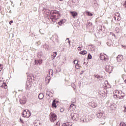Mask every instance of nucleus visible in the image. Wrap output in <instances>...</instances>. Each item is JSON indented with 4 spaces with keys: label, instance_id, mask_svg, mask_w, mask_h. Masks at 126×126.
<instances>
[{
    "label": "nucleus",
    "instance_id": "f257e3e1",
    "mask_svg": "<svg viewBox=\"0 0 126 126\" xmlns=\"http://www.w3.org/2000/svg\"><path fill=\"white\" fill-rule=\"evenodd\" d=\"M60 17V14L58 11H57V10H54V11H52L50 13V19H52L53 22L59 19Z\"/></svg>",
    "mask_w": 126,
    "mask_h": 126
},
{
    "label": "nucleus",
    "instance_id": "f03ea898",
    "mask_svg": "<svg viewBox=\"0 0 126 126\" xmlns=\"http://www.w3.org/2000/svg\"><path fill=\"white\" fill-rule=\"evenodd\" d=\"M49 116L51 122H55V121H56L57 116L54 112H51Z\"/></svg>",
    "mask_w": 126,
    "mask_h": 126
},
{
    "label": "nucleus",
    "instance_id": "7ed1b4c3",
    "mask_svg": "<svg viewBox=\"0 0 126 126\" xmlns=\"http://www.w3.org/2000/svg\"><path fill=\"white\" fill-rule=\"evenodd\" d=\"M23 117H24L25 118H29V117H31L32 116V114L31 113V112L29 111V110H24L23 112Z\"/></svg>",
    "mask_w": 126,
    "mask_h": 126
},
{
    "label": "nucleus",
    "instance_id": "20e7f679",
    "mask_svg": "<svg viewBox=\"0 0 126 126\" xmlns=\"http://www.w3.org/2000/svg\"><path fill=\"white\" fill-rule=\"evenodd\" d=\"M0 86L1 87L4 88V89H7V86L6 83L4 82V79L2 78H0Z\"/></svg>",
    "mask_w": 126,
    "mask_h": 126
},
{
    "label": "nucleus",
    "instance_id": "39448f33",
    "mask_svg": "<svg viewBox=\"0 0 126 126\" xmlns=\"http://www.w3.org/2000/svg\"><path fill=\"white\" fill-rule=\"evenodd\" d=\"M71 118L73 121H78L79 119V114H75V113H71Z\"/></svg>",
    "mask_w": 126,
    "mask_h": 126
},
{
    "label": "nucleus",
    "instance_id": "423d86ee",
    "mask_svg": "<svg viewBox=\"0 0 126 126\" xmlns=\"http://www.w3.org/2000/svg\"><path fill=\"white\" fill-rule=\"evenodd\" d=\"M108 57L106 54L105 53H100V59L102 61H106L108 60Z\"/></svg>",
    "mask_w": 126,
    "mask_h": 126
},
{
    "label": "nucleus",
    "instance_id": "0eeeda50",
    "mask_svg": "<svg viewBox=\"0 0 126 126\" xmlns=\"http://www.w3.org/2000/svg\"><path fill=\"white\" fill-rule=\"evenodd\" d=\"M54 74V71L52 69L49 70V73L47 75V77L46 78V81H48V82L50 81L51 78L50 76H53Z\"/></svg>",
    "mask_w": 126,
    "mask_h": 126
},
{
    "label": "nucleus",
    "instance_id": "6e6552de",
    "mask_svg": "<svg viewBox=\"0 0 126 126\" xmlns=\"http://www.w3.org/2000/svg\"><path fill=\"white\" fill-rule=\"evenodd\" d=\"M114 19L115 21H118V22L121 20V17L119 13L117 12L114 15Z\"/></svg>",
    "mask_w": 126,
    "mask_h": 126
},
{
    "label": "nucleus",
    "instance_id": "1a4fd4ad",
    "mask_svg": "<svg viewBox=\"0 0 126 126\" xmlns=\"http://www.w3.org/2000/svg\"><path fill=\"white\" fill-rule=\"evenodd\" d=\"M105 70L107 72H108L109 73H110L112 72V70H113V68L112 66L106 65L105 67Z\"/></svg>",
    "mask_w": 126,
    "mask_h": 126
},
{
    "label": "nucleus",
    "instance_id": "9d476101",
    "mask_svg": "<svg viewBox=\"0 0 126 126\" xmlns=\"http://www.w3.org/2000/svg\"><path fill=\"white\" fill-rule=\"evenodd\" d=\"M125 97V94L122 91H119L118 99H122Z\"/></svg>",
    "mask_w": 126,
    "mask_h": 126
},
{
    "label": "nucleus",
    "instance_id": "9b49d317",
    "mask_svg": "<svg viewBox=\"0 0 126 126\" xmlns=\"http://www.w3.org/2000/svg\"><path fill=\"white\" fill-rule=\"evenodd\" d=\"M70 13L71 14L74 19H75L76 17L78 16V13L76 11H70Z\"/></svg>",
    "mask_w": 126,
    "mask_h": 126
},
{
    "label": "nucleus",
    "instance_id": "f8f14e48",
    "mask_svg": "<svg viewBox=\"0 0 126 126\" xmlns=\"http://www.w3.org/2000/svg\"><path fill=\"white\" fill-rule=\"evenodd\" d=\"M114 94V97L115 98H119V91H114L113 92Z\"/></svg>",
    "mask_w": 126,
    "mask_h": 126
},
{
    "label": "nucleus",
    "instance_id": "ddd939ff",
    "mask_svg": "<svg viewBox=\"0 0 126 126\" xmlns=\"http://www.w3.org/2000/svg\"><path fill=\"white\" fill-rule=\"evenodd\" d=\"M76 108V106L75 105H74V104H71L69 107V110H70V111H73V110H75Z\"/></svg>",
    "mask_w": 126,
    "mask_h": 126
},
{
    "label": "nucleus",
    "instance_id": "4468645a",
    "mask_svg": "<svg viewBox=\"0 0 126 126\" xmlns=\"http://www.w3.org/2000/svg\"><path fill=\"white\" fill-rule=\"evenodd\" d=\"M117 60L119 62H122L123 60V56L122 55H119L117 57Z\"/></svg>",
    "mask_w": 126,
    "mask_h": 126
},
{
    "label": "nucleus",
    "instance_id": "2eb2a0df",
    "mask_svg": "<svg viewBox=\"0 0 126 126\" xmlns=\"http://www.w3.org/2000/svg\"><path fill=\"white\" fill-rule=\"evenodd\" d=\"M104 85H105V87L106 88H107V89H110L111 88V85H110V83H108L107 80L105 81Z\"/></svg>",
    "mask_w": 126,
    "mask_h": 126
},
{
    "label": "nucleus",
    "instance_id": "dca6fc26",
    "mask_svg": "<svg viewBox=\"0 0 126 126\" xmlns=\"http://www.w3.org/2000/svg\"><path fill=\"white\" fill-rule=\"evenodd\" d=\"M66 22V20L65 19H62L61 20H60L58 23V24H59V25L60 26H62V24H63L64 23H65Z\"/></svg>",
    "mask_w": 126,
    "mask_h": 126
},
{
    "label": "nucleus",
    "instance_id": "f3484780",
    "mask_svg": "<svg viewBox=\"0 0 126 126\" xmlns=\"http://www.w3.org/2000/svg\"><path fill=\"white\" fill-rule=\"evenodd\" d=\"M58 103V101H56V99H54L52 103V106L54 108H57L56 103Z\"/></svg>",
    "mask_w": 126,
    "mask_h": 126
},
{
    "label": "nucleus",
    "instance_id": "a211bd4d",
    "mask_svg": "<svg viewBox=\"0 0 126 126\" xmlns=\"http://www.w3.org/2000/svg\"><path fill=\"white\" fill-rule=\"evenodd\" d=\"M72 126V123L71 122H68L67 123H63V126Z\"/></svg>",
    "mask_w": 126,
    "mask_h": 126
},
{
    "label": "nucleus",
    "instance_id": "6ab92c4d",
    "mask_svg": "<svg viewBox=\"0 0 126 126\" xmlns=\"http://www.w3.org/2000/svg\"><path fill=\"white\" fill-rule=\"evenodd\" d=\"M44 97V94H42V93H40L39 95H38V98H39L40 100H41L42 99H43Z\"/></svg>",
    "mask_w": 126,
    "mask_h": 126
},
{
    "label": "nucleus",
    "instance_id": "aec40b11",
    "mask_svg": "<svg viewBox=\"0 0 126 126\" xmlns=\"http://www.w3.org/2000/svg\"><path fill=\"white\" fill-rule=\"evenodd\" d=\"M87 51H80L79 53L80 54H81L82 55H85V54H87Z\"/></svg>",
    "mask_w": 126,
    "mask_h": 126
},
{
    "label": "nucleus",
    "instance_id": "412c9836",
    "mask_svg": "<svg viewBox=\"0 0 126 126\" xmlns=\"http://www.w3.org/2000/svg\"><path fill=\"white\" fill-rule=\"evenodd\" d=\"M86 13L87 14V15L89 16V17H92V16H93V14L92 13H91L90 11H86Z\"/></svg>",
    "mask_w": 126,
    "mask_h": 126
},
{
    "label": "nucleus",
    "instance_id": "4be33fe9",
    "mask_svg": "<svg viewBox=\"0 0 126 126\" xmlns=\"http://www.w3.org/2000/svg\"><path fill=\"white\" fill-rule=\"evenodd\" d=\"M20 102L21 104H25L26 103V99H24V100H23V99H20Z\"/></svg>",
    "mask_w": 126,
    "mask_h": 126
},
{
    "label": "nucleus",
    "instance_id": "5701e85b",
    "mask_svg": "<svg viewBox=\"0 0 126 126\" xmlns=\"http://www.w3.org/2000/svg\"><path fill=\"white\" fill-rule=\"evenodd\" d=\"M91 106L93 107V108H96L97 104L95 102H93V103L91 104Z\"/></svg>",
    "mask_w": 126,
    "mask_h": 126
},
{
    "label": "nucleus",
    "instance_id": "b1692460",
    "mask_svg": "<svg viewBox=\"0 0 126 126\" xmlns=\"http://www.w3.org/2000/svg\"><path fill=\"white\" fill-rule=\"evenodd\" d=\"M57 55V52H54V53H53V59H54L56 57Z\"/></svg>",
    "mask_w": 126,
    "mask_h": 126
},
{
    "label": "nucleus",
    "instance_id": "393cba45",
    "mask_svg": "<svg viewBox=\"0 0 126 126\" xmlns=\"http://www.w3.org/2000/svg\"><path fill=\"white\" fill-rule=\"evenodd\" d=\"M75 68H76L77 69H79V68H80V66L79 64H77L75 65Z\"/></svg>",
    "mask_w": 126,
    "mask_h": 126
},
{
    "label": "nucleus",
    "instance_id": "a878e982",
    "mask_svg": "<svg viewBox=\"0 0 126 126\" xmlns=\"http://www.w3.org/2000/svg\"><path fill=\"white\" fill-rule=\"evenodd\" d=\"M92 58V55L90 54V53H89V54L88 55V59H91Z\"/></svg>",
    "mask_w": 126,
    "mask_h": 126
},
{
    "label": "nucleus",
    "instance_id": "bb28decb",
    "mask_svg": "<svg viewBox=\"0 0 126 126\" xmlns=\"http://www.w3.org/2000/svg\"><path fill=\"white\" fill-rule=\"evenodd\" d=\"M120 126H126V124L122 122L121 123H120Z\"/></svg>",
    "mask_w": 126,
    "mask_h": 126
},
{
    "label": "nucleus",
    "instance_id": "cd10ccee",
    "mask_svg": "<svg viewBox=\"0 0 126 126\" xmlns=\"http://www.w3.org/2000/svg\"><path fill=\"white\" fill-rule=\"evenodd\" d=\"M73 63H74V64L77 65V64H78V61H77V60H75V61H73Z\"/></svg>",
    "mask_w": 126,
    "mask_h": 126
},
{
    "label": "nucleus",
    "instance_id": "c85d7f7f",
    "mask_svg": "<svg viewBox=\"0 0 126 126\" xmlns=\"http://www.w3.org/2000/svg\"><path fill=\"white\" fill-rule=\"evenodd\" d=\"M43 60H42L41 59H39V60H38V63H39V64H41V63H42Z\"/></svg>",
    "mask_w": 126,
    "mask_h": 126
},
{
    "label": "nucleus",
    "instance_id": "c756f323",
    "mask_svg": "<svg viewBox=\"0 0 126 126\" xmlns=\"http://www.w3.org/2000/svg\"><path fill=\"white\" fill-rule=\"evenodd\" d=\"M63 111H64V108H63V107H62L60 109V112H61V113H63Z\"/></svg>",
    "mask_w": 126,
    "mask_h": 126
},
{
    "label": "nucleus",
    "instance_id": "7c9ffc66",
    "mask_svg": "<svg viewBox=\"0 0 126 126\" xmlns=\"http://www.w3.org/2000/svg\"><path fill=\"white\" fill-rule=\"evenodd\" d=\"M3 67V66L1 65V64H0V71H1V70H2Z\"/></svg>",
    "mask_w": 126,
    "mask_h": 126
},
{
    "label": "nucleus",
    "instance_id": "2f4dec72",
    "mask_svg": "<svg viewBox=\"0 0 126 126\" xmlns=\"http://www.w3.org/2000/svg\"><path fill=\"white\" fill-rule=\"evenodd\" d=\"M123 6H124V7L126 8V1L124 2V3H123Z\"/></svg>",
    "mask_w": 126,
    "mask_h": 126
},
{
    "label": "nucleus",
    "instance_id": "473e14b6",
    "mask_svg": "<svg viewBox=\"0 0 126 126\" xmlns=\"http://www.w3.org/2000/svg\"><path fill=\"white\" fill-rule=\"evenodd\" d=\"M39 63L38 61L35 60V64H38Z\"/></svg>",
    "mask_w": 126,
    "mask_h": 126
},
{
    "label": "nucleus",
    "instance_id": "72a5a7b5",
    "mask_svg": "<svg viewBox=\"0 0 126 126\" xmlns=\"http://www.w3.org/2000/svg\"><path fill=\"white\" fill-rule=\"evenodd\" d=\"M77 49H78L79 51H81L82 48H81V47H80V46H79V47L77 48Z\"/></svg>",
    "mask_w": 126,
    "mask_h": 126
},
{
    "label": "nucleus",
    "instance_id": "f704fd0d",
    "mask_svg": "<svg viewBox=\"0 0 126 126\" xmlns=\"http://www.w3.org/2000/svg\"><path fill=\"white\" fill-rule=\"evenodd\" d=\"M13 21L12 20V21H9V24L10 25H11V24H12L13 23Z\"/></svg>",
    "mask_w": 126,
    "mask_h": 126
},
{
    "label": "nucleus",
    "instance_id": "c9c22d12",
    "mask_svg": "<svg viewBox=\"0 0 126 126\" xmlns=\"http://www.w3.org/2000/svg\"><path fill=\"white\" fill-rule=\"evenodd\" d=\"M20 121L22 123H24V121H23V120H22L21 118H20Z\"/></svg>",
    "mask_w": 126,
    "mask_h": 126
},
{
    "label": "nucleus",
    "instance_id": "e433bc0d",
    "mask_svg": "<svg viewBox=\"0 0 126 126\" xmlns=\"http://www.w3.org/2000/svg\"><path fill=\"white\" fill-rule=\"evenodd\" d=\"M125 110H124V112H126V107H124Z\"/></svg>",
    "mask_w": 126,
    "mask_h": 126
},
{
    "label": "nucleus",
    "instance_id": "4c0bfd02",
    "mask_svg": "<svg viewBox=\"0 0 126 126\" xmlns=\"http://www.w3.org/2000/svg\"><path fill=\"white\" fill-rule=\"evenodd\" d=\"M125 82L126 83V80H125Z\"/></svg>",
    "mask_w": 126,
    "mask_h": 126
},
{
    "label": "nucleus",
    "instance_id": "58836bf2",
    "mask_svg": "<svg viewBox=\"0 0 126 126\" xmlns=\"http://www.w3.org/2000/svg\"><path fill=\"white\" fill-rule=\"evenodd\" d=\"M60 1H63V0H60Z\"/></svg>",
    "mask_w": 126,
    "mask_h": 126
}]
</instances>
